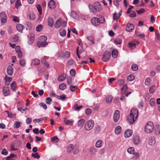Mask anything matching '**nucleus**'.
I'll return each instance as SVG.
<instances>
[{
	"mask_svg": "<svg viewBox=\"0 0 160 160\" xmlns=\"http://www.w3.org/2000/svg\"><path fill=\"white\" fill-rule=\"evenodd\" d=\"M138 114V111L137 109L133 108L131 109L130 114L127 117L128 121L130 124H133L137 119Z\"/></svg>",
	"mask_w": 160,
	"mask_h": 160,
	"instance_id": "f257e3e1",
	"label": "nucleus"
},
{
	"mask_svg": "<svg viewBox=\"0 0 160 160\" xmlns=\"http://www.w3.org/2000/svg\"><path fill=\"white\" fill-rule=\"evenodd\" d=\"M153 124L151 122H148L145 128V131L148 133H151L153 131Z\"/></svg>",
	"mask_w": 160,
	"mask_h": 160,
	"instance_id": "f03ea898",
	"label": "nucleus"
},
{
	"mask_svg": "<svg viewBox=\"0 0 160 160\" xmlns=\"http://www.w3.org/2000/svg\"><path fill=\"white\" fill-rule=\"evenodd\" d=\"M94 122L93 120H91L87 121L85 123L84 128L88 131L91 130L93 127Z\"/></svg>",
	"mask_w": 160,
	"mask_h": 160,
	"instance_id": "7ed1b4c3",
	"label": "nucleus"
},
{
	"mask_svg": "<svg viewBox=\"0 0 160 160\" xmlns=\"http://www.w3.org/2000/svg\"><path fill=\"white\" fill-rule=\"evenodd\" d=\"M111 55V53L110 52L108 51H105L102 56V60L104 62H107L109 60Z\"/></svg>",
	"mask_w": 160,
	"mask_h": 160,
	"instance_id": "20e7f679",
	"label": "nucleus"
},
{
	"mask_svg": "<svg viewBox=\"0 0 160 160\" xmlns=\"http://www.w3.org/2000/svg\"><path fill=\"white\" fill-rule=\"evenodd\" d=\"M7 16L5 12H2L0 13V19L2 23H6L7 21Z\"/></svg>",
	"mask_w": 160,
	"mask_h": 160,
	"instance_id": "39448f33",
	"label": "nucleus"
},
{
	"mask_svg": "<svg viewBox=\"0 0 160 160\" xmlns=\"http://www.w3.org/2000/svg\"><path fill=\"white\" fill-rule=\"evenodd\" d=\"M94 7L96 11L100 12L102 9V7L100 2H96L93 4Z\"/></svg>",
	"mask_w": 160,
	"mask_h": 160,
	"instance_id": "423d86ee",
	"label": "nucleus"
},
{
	"mask_svg": "<svg viewBox=\"0 0 160 160\" xmlns=\"http://www.w3.org/2000/svg\"><path fill=\"white\" fill-rule=\"evenodd\" d=\"M120 118V112L118 110H115L113 116V120L114 122H118Z\"/></svg>",
	"mask_w": 160,
	"mask_h": 160,
	"instance_id": "0eeeda50",
	"label": "nucleus"
},
{
	"mask_svg": "<svg viewBox=\"0 0 160 160\" xmlns=\"http://www.w3.org/2000/svg\"><path fill=\"white\" fill-rule=\"evenodd\" d=\"M139 43V42L138 41L132 42L128 43V46L131 49H133L136 48V44Z\"/></svg>",
	"mask_w": 160,
	"mask_h": 160,
	"instance_id": "6e6552de",
	"label": "nucleus"
},
{
	"mask_svg": "<svg viewBox=\"0 0 160 160\" xmlns=\"http://www.w3.org/2000/svg\"><path fill=\"white\" fill-rule=\"evenodd\" d=\"M2 92L3 93V95L5 96H7L9 95L10 92L9 88L7 87H4L2 88Z\"/></svg>",
	"mask_w": 160,
	"mask_h": 160,
	"instance_id": "1a4fd4ad",
	"label": "nucleus"
},
{
	"mask_svg": "<svg viewBox=\"0 0 160 160\" xmlns=\"http://www.w3.org/2000/svg\"><path fill=\"white\" fill-rule=\"evenodd\" d=\"M91 22L92 24L94 26H98L100 23L98 19L96 17L92 18L91 19Z\"/></svg>",
	"mask_w": 160,
	"mask_h": 160,
	"instance_id": "9d476101",
	"label": "nucleus"
},
{
	"mask_svg": "<svg viewBox=\"0 0 160 160\" xmlns=\"http://www.w3.org/2000/svg\"><path fill=\"white\" fill-rule=\"evenodd\" d=\"M48 43L47 42H44L42 41H39L37 42V46L39 48L41 47H44L48 45Z\"/></svg>",
	"mask_w": 160,
	"mask_h": 160,
	"instance_id": "9b49d317",
	"label": "nucleus"
},
{
	"mask_svg": "<svg viewBox=\"0 0 160 160\" xmlns=\"http://www.w3.org/2000/svg\"><path fill=\"white\" fill-rule=\"evenodd\" d=\"M134 27L133 24L129 23L127 24L126 28V31L128 32H131L134 29Z\"/></svg>",
	"mask_w": 160,
	"mask_h": 160,
	"instance_id": "f8f14e48",
	"label": "nucleus"
},
{
	"mask_svg": "<svg viewBox=\"0 0 160 160\" xmlns=\"http://www.w3.org/2000/svg\"><path fill=\"white\" fill-rule=\"evenodd\" d=\"M133 142L135 144L138 145L140 143V138L139 136H136L133 137Z\"/></svg>",
	"mask_w": 160,
	"mask_h": 160,
	"instance_id": "ddd939ff",
	"label": "nucleus"
},
{
	"mask_svg": "<svg viewBox=\"0 0 160 160\" xmlns=\"http://www.w3.org/2000/svg\"><path fill=\"white\" fill-rule=\"evenodd\" d=\"M13 69L11 66H8L7 68V72L8 74L12 76V75L13 72Z\"/></svg>",
	"mask_w": 160,
	"mask_h": 160,
	"instance_id": "4468645a",
	"label": "nucleus"
},
{
	"mask_svg": "<svg viewBox=\"0 0 160 160\" xmlns=\"http://www.w3.org/2000/svg\"><path fill=\"white\" fill-rule=\"evenodd\" d=\"M132 131L130 130H127L124 132V135L125 137L128 138L132 135Z\"/></svg>",
	"mask_w": 160,
	"mask_h": 160,
	"instance_id": "2eb2a0df",
	"label": "nucleus"
},
{
	"mask_svg": "<svg viewBox=\"0 0 160 160\" xmlns=\"http://www.w3.org/2000/svg\"><path fill=\"white\" fill-rule=\"evenodd\" d=\"M72 147V152L74 154H77L79 152V148L77 145H73Z\"/></svg>",
	"mask_w": 160,
	"mask_h": 160,
	"instance_id": "dca6fc26",
	"label": "nucleus"
},
{
	"mask_svg": "<svg viewBox=\"0 0 160 160\" xmlns=\"http://www.w3.org/2000/svg\"><path fill=\"white\" fill-rule=\"evenodd\" d=\"M97 152L96 148L94 147H91L89 149V152L91 155H94Z\"/></svg>",
	"mask_w": 160,
	"mask_h": 160,
	"instance_id": "f3484780",
	"label": "nucleus"
},
{
	"mask_svg": "<svg viewBox=\"0 0 160 160\" xmlns=\"http://www.w3.org/2000/svg\"><path fill=\"white\" fill-rule=\"evenodd\" d=\"M103 143V142L101 140H98L96 142L95 146L97 148H100L102 147Z\"/></svg>",
	"mask_w": 160,
	"mask_h": 160,
	"instance_id": "a211bd4d",
	"label": "nucleus"
},
{
	"mask_svg": "<svg viewBox=\"0 0 160 160\" xmlns=\"http://www.w3.org/2000/svg\"><path fill=\"white\" fill-rule=\"evenodd\" d=\"M62 20L61 19L57 20L55 25V27L56 28H58L61 26L62 24Z\"/></svg>",
	"mask_w": 160,
	"mask_h": 160,
	"instance_id": "6ab92c4d",
	"label": "nucleus"
},
{
	"mask_svg": "<svg viewBox=\"0 0 160 160\" xmlns=\"http://www.w3.org/2000/svg\"><path fill=\"white\" fill-rule=\"evenodd\" d=\"M128 89V86L127 84L124 85L121 89V94L122 95L124 94L126 92Z\"/></svg>",
	"mask_w": 160,
	"mask_h": 160,
	"instance_id": "aec40b11",
	"label": "nucleus"
},
{
	"mask_svg": "<svg viewBox=\"0 0 160 160\" xmlns=\"http://www.w3.org/2000/svg\"><path fill=\"white\" fill-rule=\"evenodd\" d=\"M16 28L19 32H22V31L24 29V26L20 24H18L17 25Z\"/></svg>",
	"mask_w": 160,
	"mask_h": 160,
	"instance_id": "412c9836",
	"label": "nucleus"
},
{
	"mask_svg": "<svg viewBox=\"0 0 160 160\" xmlns=\"http://www.w3.org/2000/svg\"><path fill=\"white\" fill-rule=\"evenodd\" d=\"M66 78V74L63 73L59 76L58 78V80L60 81H62L65 79Z\"/></svg>",
	"mask_w": 160,
	"mask_h": 160,
	"instance_id": "4be33fe9",
	"label": "nucleus"
},
{
	"mask_svg": "<svg viewBox=\"0 0 160 160\" xmlns=\"http://www.w3.org/2000/svg\"><path fill=\"white\" fill-rule=\"evenodd\" d=\"M121 131V127L119 126H117L115 129V132L117 134H120Z\"/></svg>",
	"mask_w": 160,
	"mask_h": 160,
	"instance_id": "5701e85b",
	"label": "nucleus"
},
{
	"mask_svg": "<svg viewBox=\"0 0 160 160\" xmlns=\"http://www.w3.org/2000/svg\"><path fill=\"white\" fill-rule=\"evenodd\" d=\"M85 122V120L83 119L79 120L78 122V127H82Z\"/></svg>",
	"mask_w": 160,
	"mask_h": 160,
	"instance_id": "b1692460",
	"label": "nucleus"
},
{
	"mask_svg": "<svg viewBox=\"0 0 160 160\" xmlns=\"http://www.w3.org/2000/svg\"><path fill=\"white\" fill-rule=\"evenodd\" d=\"M73 144H69L67 148V152L68 153H71L72 152V147Z\"/></svg>",
	"mask_w": 160,
	"mask_h": 160,
	"instance_id": "393cba45",
	"label": "nucleus"
},
{
	"mask_svg": "<svg viewBox=\"0 0 160 160\" xmlns=\"http://www.w3.org/2000/svg\"><path fill=\"white\" fill-rule=\"evenodd\" d=\"M88 7L91 12H92L93 13H96L95 11H96L94 8V7L93 5L89 4L88 5Z\"/></svg>",
	"mask_w": 160,
	"mask_h": 160,
	"instance_id": "a878e982",
	"label": "nucleus"
},
{
	"mask_svg": "<svg viewBox=\"0 0 160 160\" xmlns=\"http://www.w3.org/2000/svg\"><path fill=\"white\" fill-rule=\"evenodd\" d=\"M46 118L45 117H43L39 119H36L33 120V122L34 123L38 122L39 123L40 122L45 120Z\"/></svg>",
	"mask_w": 160,
	"mask_h": 160,
	"instance_id": "bb28decb",
	"label": "nucleus"
},
{
	"mask_svg": "<svg viewBox=\"0 0 160 160\" xmlns=\"http://www.w3.org/2000/svg\"><path fill=\"white\" fill-rule=\"evenodd\" d=\"M59 34L61 36L63 37L66 35V32L64 29H61L59 30Z\"/></svg>",
	"mask_w": 160,
	"mask_h": 160,
	"instance_id": "cd10ccee",
	"label": "nucleus"
},
{
	"mask_svg": "<svg viewBox=\"0 0 160 160\" xmlns=\"http://www.w3.org/2000/svg\"><path fill=\"white\" fill-rule=\"evenodd\" d=\"M11 89L14 91L16 90V84L15 81H13L11 84Z\"/></svg>",
	"mask_w": 160,
	"mask_h": 160,
	"instance_id": "c85d7f7f",
	"label": "nucleus"
},
{
	"mask_svg": "<svg viewBox=\"0 0 160 160\" xmlns=\"http://www.w3.org/2000/svg\"><path fill=\"white\" fill-rule=\"evenodd\" d=\"M118 54V52L116 49L113 50L112 51V56L113 58L117 57Z\"/></svg>",
	"mask_w": 160,
	"mask_h": 160,
	"instance_id": "c756f323",
	"label": "nucleus"
},
{
	"mask_svg": "<svg viewBox=\"0 0 160 160\" xmlns=\"http://www.w3.org/2000/svg\"><path fill=\"white\" fill-rule=\"evenodd\" d=\"M56 7V3L53 0H51V9H54Z\"/></svg>",
	"mask_w": 160,
	"mask_h": 160,
	"instance_id": "7c9ffc66",
	"label": "nucleus"
},
{
	"mask_svg": "<svg viewBox=\"0 0 160 160\" xmlns=\"http://www.w3.org/2000/svg\"><path fill=\"white\" fill-rule=\"evenodd\" d=\"M40 62L39 60L38 59L36 58L33 60L32 62V63L34 65H38L39 64Z\"/></svg>",
	"mask_w": 160,
	"mask_h": 160,
	"instance_id": "2f4dec72",
	"label": "nucleus"
},
{
	"mask_svg": "<svg viewBox=\"0 0 160 160\" xmlns=\"http://www.w3.org/2000/svg\"><path fill=\"white\" fill-rule=\"evenodd\" d=\"M135 150L133 147H130L127 149V152L129 153L132 154L135 152Z\"/></svg>",
	"mask_w": 160,
	"mask_h": 160,
	"instance_id": "473e14b6",
	"label": "nucleus"
},
{
	"mask_svg": "<svg viewBox=\"0 0 160 160\" xmlns=\"http://www.w3.org/2000/svg\"><path fill=\"white\" fill-rule=\"evenodd\" d=\"M148 144L150 145H154L155 143V140L152 138H150L148 142Z\"/></svg>",
	"mask_w": 160,
	"mask_h": 160,
	"instance_id": "72a5a7b5",
	"label": "nucleus"
},
{
	"mask_svg": "<svg viewBox=\"0 0 160 160\" xmlns=\"http://www.w3.org/2000/svg\"><path fill=\"white\" fill-rule=\"evenodd\" d=\"M106 101L108 103H110L112 99V98L111 95H108L106 97Z\"/></svg>",
	"mask_w": 160,
	"mask_h": 160,
	"instance_id": "f704fd0d",
	"label": "nucleus"
},
{
	"mask_svg": "<svg viewBox=\"0 0 160 160\" xmlns=\"http://www.w3.org/2000/svg\"><path fill=\"white\" fill-rule=\"evenodd\" d=\"M43 27V26L42 25H38L36 27V30L38 32H40L42 30Z\"/></svg>",
	"mask_w": 160,
	"mask_h": 160,
	"instance_id": "c9c22d12",
	"label": "nucleus"
},
{
	"mask_svg": "<svg viewBox=\"0 0 160 160\" xmlns=\"http://www.w3.org/2000/svg\"><path fill=\"white\" fill-rule=\"evenodd\" d=\"M66 88V85L64 83L60 84L59 86V88L61 90H64Z\"/></svg>",
	"mask_w": 160,
	"mask_h": 160,
	"instance_id": "e433bc0d",
	"label": "nucleus"
},
{
	"mask_svg": "<svg viewBox=\"0 0 160 160\" xmlns=\"http://www.w3.org/2000/svg\"><path fill=\"white\" fill-rule=\"evenodd\" d=\"M114 42L117 45L120 44L122 43V41L120 38H117L114 40Z\"/></svg>",
	"mask_w": 160,
	"mask_h": 160,
	"instance_id": "4c0bfd02",
	"label": "nucleus"
},
{
	"mask_svg": "<svg viewBox=\"0 0 160 160\" xmlns=\"http://www.w3.org/2000/svg\"><path fill=\"white\" fill-rule=\"evenodd\" d=\"M21 124V123L18 122H15L14 124V127L16 128H18L20 126Z\"/></svg>",
	"mask_w": 160,
	"mask_h": 160,
	"instance_id": "58836bf2",
	"label": "nucleus"
},
{
	"mask_svg": "<svg viewBox=\"0 0 160 160\" xmlns=\"http://www.w3.org/2000/svg\"><path fill=\"white\" fill-rule=\"evenodd\" d=\"M51 140L52 142L55 143L58 142L59 141V139L57 136H55L52 138Z\"/></svg>",
	"mask_w": 160,
	"mask_h": 160,
	"instance_id": "ea45409f",
	"label": "nucleus"
},
{
	"mask_svg": "<svg viewBox=\"0 0 160 160\" xmlns=\"http://www.w3.org/2000/svg\"><path fill=\"white\" fill-rule=\"evenodd\" d=\"M135 79L134 76L132 74H130L128 76L127 79L128 81H131L134 80Z\"/></svg>",
	"mask_w": 160,
	"mask_h": 160,
	"instance_id": "a19ab883",
	"label": "nucleus"
},
{
	"mask_svg": "<svg viewBox=\"0 0 160 160\" xmlns=\"http://www.w3.org/2000/svg\"><path fill=\"white\" fill-rule=\"evenodd\" d=\"M132 70L133 71H136L138 69V66L136 64H133L131 67Z\"/></svg>",
	"mask_w": 160,
	"mask_h": 160,
	"instance_id": "79ce46f5",
	"label": "nucleus"
},
{
	"mask_svg": "<svg viewBox=\"0 0 160 160\" xmlns=\"http://www.w3.org/2000/svg\"><path fill=\"white\" fill-rule=\"evenodd\" d=\"M87 38L88 41L90 42L91 44H94V38L92 36L87 37Z\"/></svg>",
	"mask_w": 160,
	"mask_h": 160,
	"instance_id": "37998d69",
	"label": "nucleus"
},
{
	"mask_svg": "<svg viewBox=\"0 0 160 160\" xmlns=\"http://www.w3.org/2000/svg\"><path fill=\"white\" fill-rule=\"evenodd\" d=\"M134 155V157L133 158L134 159L136 160L139 157V154L138 152H136L135 151V152L132 154Z\"/></svg>",
	"mask_w": 160,
	"mask_h": 160,
	"instance_id": "c03bdc74",
	"label": "nucleus"
},
{
	"mask_svg": "<svg viewBox=\"0 0 160 160\" xmlns=\"http://www.w3.org/2000/svg\"><path fill=\"white\" fill-rule=\"evenodd\" d=\"M16 155L14 154H12L6 158V160H13V158L15 157Z\"/></svg>",
	"mask_w": 160,
	"mask_h": 160,
	"instance_id": "a18cd8bd",
	"label": "nucleus"
},
{
	"mask_svg": "<svg viewBox=\"0 0 160 160\" xmlns=\"http://www.w3.org/2000/svg\"><path fill=\"white\" fill-rule=\"evenodd\" d=\"M150 104L152 106H155V99L154 98H151L150 100Z\"/></svg>",
	"mask_w": 160,
	"mask_h": 160,
	"instance_id": "49530a36",
	"label": "nucleus"
},
{
	"mask_svg": "<svg viewBox=\"0 0 160 160\" xmlns=\"http://www.w3.org/2000/svg\"><path fill=\"white\" fill-rule=\"evenodd\" d=\"M35 18V14L33 13H30L29 15V18L30 20H33Z\"/></svg>",
	"mask_w": 160,
	"mask_h": 160,
	"instance_id": "de8ad7c7",
	"label": "nucleus"
},
{
	"mask_svg": "<svg viewBox=\"0 0 160 160\" xmlns=\"http://www.w3.org/2000/svg\"><path fill=\"white\" fill-rule=\"evenodd\" d=\"M34 158L38 159L40 158V156L37 153H32L31 155Z\"/></svg>",
	"mask_w": 160,
	"mask_h": 160,
	"instance_id": "09e8293b",
	"label": "nucleus"
},
{
	"mask_svg": "<svg viewBox=\"0 0 160 160\" xmlns=\"http://www.w3.org/2000/svg\"><path fill=\"white\" fill-rule=\"evenodd\" d=\"M155 86L153 85L151 86L149 88V92L151 93H153L154 92L155 90Z\"/></svg>",
	"mask_w": 160,
	"mask_h": 160,
	"instance_id": "8fccbe9b",
	"label": "nucleus"
},
{
	"mask_svg": "<svg viewBox=\"0 0 160 160\" xmlns=\"http://www.w3.org/2000/svg\"><path fill=\"white\" fill-rule=\"evenodd\" d=\"M70 89L72 92H74L77 88V86H74L71 85L70 86Z\"/></svg>",
	"mask_w": 160,
	"mask_h": 160,
	"instance_id": "3c124183",
	"label": "nucleus"
},
{
	"mask_svg": "<svg viewBox=\"0 0 160 160\" xmlns=\"http://www.w3.org/2000/svg\"><path fill=\"white\" fill-rule=\"evenodd\" d=\"M82 106H78L77 104H76L74 107V108L75 109V110L78 111H79L80 109L82 108Z\"/></svg>",
	"mask_w": 160,
	"mask_h": 160,
	"instance_id": "603ef678",
	"label": "nucleus"
},
{
	"mask_svg": "<svg viewBox=\"0 0 160 160\" xmlns=\"http://www.w3.org/2000/svg\"><path fill=\"white\" fill-rule=\"evenodd\" d=\"M151 79L150 78H148L145 80V84L147 85H149L150 84Z\"/></svg>",
	"mask_w": 160,
	"mask_h": 160,
	"instance_id": "864d4df0",
	"label": "nucleus"
},
{
	"mask_svg": "<svg viewBox=\"0 0 160 160\" xmlns=\"http://www.w3.org/2000/svg\"><path fill=\"white\" fill-rule=\"evenodd\" d=\"M39 40L43 42H46V41L47 40V38L45 36H42L40 37Z\"/></svg>",
	"mask_w": 160,
	"mask_h": 160,
	"instance_id": "5fc2aeb1",
	"label": "nucleus"
},
{
	"mask_svg": "<svg viewBox=\"0 0 160 160\" xmlns=\"http://www.w3.org/2000/svg\"><path fill=\"white\" fill-rule=\"evenodd\" d=\"M46 60L45 59L42 58L41 60V62L42 64H44V65L47 66V67H49V64L48 63L46 62Z\"/></svg>",
	"mask_w": 160,
	"mask_h": 160,
	"instance_id": "6e6d98bb",
	"label": "nucleus"
},
{
	"mask_svg": "<svg viewBox=\"0 0 160 160\" xmlns=\"http://www.w3.org/2000/svg\"><path fill=\"white\" fill-rule=\"evenodd\" d=\"M36 7L40 15H41L42 14V9L40 5H37Z\"/></svg>",
	"mask_w": 160,
	"mask_h": 160,
	"instance_id": "4d7b16f0",
	"label": "nucleus"
},
{
	"mask_svg": "<svg viewBox=\"0 0 160 160\" xmlns=\"http://www.w3.org/2000/svg\"><path fill=\"white\" fill-rule=\"evenodd\" d=\"M39 105L41 107H42L45 110H46L47 109V106L44 103L41 102L39 104Z\"/></svg>",
	"mask_w": 160,
	"mask_h": 160,
	"instance_id": "13d9d810",
	"label": "nucleus"
},
{
	"mask_svg": "<svg viewBox=\"0 0 160 160\" xmlns=\"http://www.w3.org/2000/svg\"><path fill=\"white\" fill-rule=\"evenodd\" d=\"M64 57L66 58H69L70 55V53L68 51L65 52L64 54Z\"/></svg>",
	"mask_w": 160,
	"mask_h": 160,
	"instance_id": "bf43d9fd",
	"label": "nucleus"
},
{
	"mask_svg": "<svg viewBox=\"0 0 160 160\" xmlns=\"http://www.w3.org/2000/svg\"><path fill=\"white\" fill-rule=\"evenodd\" d=\"M77 14L76 12L73 11L71 12V16L73 18H76L77 17Z\"/></svg>",
	"mask_w": 160,
	"mask_h": 160,
	"instance_id": "052dcab7",
	"label": "nucleus"
},
{
	"mask_svg": "<svg viewBox=\"0 0 160 160\" xmlns=\"http://www.w3.org/2000/svg\"><path fill=\"white\" fill-rule=\"evenodd\" d=\"M19 63L21 66L24 67L25 65V61L24 59H21L20 60Z\"/></svg>",
	"mask_w": 160,
	"mask_h": 160,
	"instance_id": "680f3d73",
	"label": "nucleus"
},
{
	"mask_svg": "<svg viewBox=\"0 0 160 160\" xmlns=\"http://www.w3.org/2000/svg\"><path fill=\"white\" fill-rule=\"evenodd\" d=\"M21 5V2L20 0H17L15 3L16 8H18V7Z\"/></svg>",
	"mask_w": 160,
	"mask_h": 160,
	"instance_id": "e2e57ef3",
	"label": "nucleus"
},
{
	"mask_svg": "<svg viewBox=\"0 0 160 160\" xmlns=\"http://www.w3.org/2000/svg\"><path fill=\"white\" fill-rule=\"evenodd\" d=\"M105 152V149L104 148L100 149L99 151V153L100 155H102L104 154Z\"/></svg>",
	"mask_w": 160,
	"mask_h": 160,
	"instance_id": "0e129e2a",
	"label": "nucleus"
},
{
	"mask_svg": "<svg viewBox=\"0 0 160 160\" xmlns=\"http://www.w3.org/2000/svg\"><path fill=\"white\" fill-rule=\"evenodd\" d=\"M136 11L138 14H140L144 12L145 10L144 8H141L139 10L137 11Z\"/></svg>",
	"mask_w": 160,
	"mask_h": 160,
	"instance_id": "69168bd1",
	"label": "nucleus"
},
{
	"mask_svg": "<svg viewBox=\"0 0 160 160\" xmlns=\"http://www.w3.org/2000/svg\"><path fill=\"white\" fill-rule=\"evenodd\" d=\"M4 79L6 82L9 83L12 80V78L5 77Z\"/></svg>",
	"mask_w": 160,
	"mask_h": 160,
	"instance_id": "338daca9",
	"label": "nucleus"
},
{
	"mask_svg": "<svg viewBox=\"0 0 160 160\" xmlns=\"http://www.w3.org/2000/svg\"><path fill=\"white\" fill-rule=\"evenodd\" d=\"M1 154L4 155H7L8 154V152L5 149H3L1 152Z\"/></svg>",
	"mask_w": 160,
	"mask_h": 160,
	"instance_id": "774afa93",
	"label": "nucleus"
}]
</instances>
